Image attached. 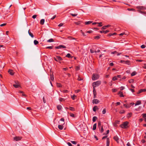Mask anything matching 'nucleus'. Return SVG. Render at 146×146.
<instances>
[{
	"label": "nucleus",
	"mask_w": 146,
	"mask_h": 146,
	"mask_svg": "<svg viewBox=\"0 0 146 146\" xmlns=\"http://www.w3.org/2000/svg\"><path fill=\"white\" fill-rule=\"evenodd\" d=\"M129 124V122L126 121L123 122V124L120 125V127L122 128L125 129L127 127L128 125Z\"/></svg>",
	"instance_id": "nucleus-1"
},
{
	"label": "nucleus",
	"mask_w": 146,
	"mask_h": 146,
	"mask_svg": "<svg viewBox=\"0 0 146 146\" xmlns=\"http://www.w3.org/2000/svg\"><path fill=\"white\" fill-rule=\"evenodd\" d=\"M101 81H98L96 82H94L93 83V88H95L97 86H98L101 84Z\"/></svg>",
	"instance_id": "nucleus-2"
},
{
	"label": "nucleus",
	"mask_w": 146,
	"mask_h": 146,
	"mask_svg": "<svg viewBox=\"0 0 146 146\" xmlns=\"http://www.w3.org/2000/svg\"><path fill=\"white\" fill-rule=\"evenodd\" d=\"M99 76L98 74H93L92 75V79L93 80H95L99 78Z\"/></svg>",
	"instance_id": "nucleus-3"
},
{
	"label": "nucleus",
	"mask_w": 146,
	"mask_h": 146,
	"mask_svg": "<svg viewBox=\"0 0 146 146\" xmlns=\"http://www.w3.org/2000/svg\"><path fill=\"white\" fill-rule=\"evenodd\" d=\"M22 137H21L16 136L13 138V140L15 141H17L21 140Z\"/></svg>",
	"instance_id": "nucleus-4"
},
{
	"label": "nucleus",
	"mask_w": 146,
	"mask_h": 146,
	"mask_svg": "<svg viewBox=\"0 0 146 146\" xmlns=\"http://www.w3.org/2000/svg\"><path fill=\"white\" fill-rule=\"evenodd\" d=\"M15 83H16L15 84H14L13 85V86L15 87V88H18V87H19L20 85L18 81H15Z\"/></svg>",
	"instance_id": "nucleus-5"
},
{
	"label": "nucleus",
	"mask_w": 146,
	"mask_h": 146,
	"mask_svg": "<svg viewBox=\"0 0 146 146\" xmlns=\"http://www.w3.org/2000/svg\"><path fill=\"white\" fill-rule=\"evenodd\" d=\"M113 139L117 143H119V138L117 135L114 136L113 137Z\"/></svg>",
	"instance_id": "nucleus-6"
},
{
	"label": "nucleus",
	"mask_w": 146,
	"mask_h": 146,
	"mask_svg": "<svg viewBox=\"0 0 146 146\" xmlns=\"http://www.w3.org/2000/svg\"><path fill=\"white\" fill-rule=\"evenodd\" d=\"M59 123L60 125H58V128L60 130H62L64 127L63 125L60 122H59Z\"/></svg>",
	"instance_id": "nucleus-7"
},
{
	"label": "nucleus",
	"mask_w": 146,
	"mask_h": 146,
	"mask_svg": "<svg viewBox=\"0 0 146 146\" xmlns=\"http://www.w3.org/2000/svg\"><path fill=\"white\" fill-rule=\"evenodd\" d=\"M61 48H66V47L64 45H60L55 47V48L56 49H60Z\"/></svg>",
	"instance_id": "nucleus-8"
},
{
	"label": "nucleus",
	"mask_w": 146,
	"mask_h": 146,
	"mask_svg": "<svg viewBox=\"0 0 146 146\" xmlns=\"http://www.w3.org/2000/svg\"><path fill=\"white\" fill-rule=\"evenodd\" d=\"M100 101L97 99H94L92 101V103L93 104H97L99 103Z\"/></svg>",
	"instance_id": "nucleus-9"
},
{
	"label": "nucleus",
	"mask_w": 146,
	"mask_h": 146,
	"mask_svg": "<svg viewBox=\"0 0 146 146\" xmlns=\"http://www.w3.org/2000/svg\"><path fill=\"white\" fill-rule=\"evenodd\" d=\"M93 92L94 94V98H96V90L95 89V88H93Z\"/></svg>",
	"instance_id": "nucleus-10"
},
{
	"label": "nucleus",
	"mask_w": 146,
	"mask_h": 146,
	"mask_svg": "<svg viewBox=\"0 0 146 146\" xmlns=\"http://www.w3.org/2000/svg\"><path fill=\"white\" fill-rule=\"evenodd\" d=\"M8 72L11 75H13L14 74L13 71L12 70H9L8 71Z\"/></svg>",
	"instance_id": "nucleus-11"
},
{
	"label": "nucleus",
	"mask_w": 146,
	"mask_h": 146,
	"mask_svg": "<svg viewBox=\"0 0 146 146\" xmlns=\"http://www.w3.org/2000/svg\"><path fill=\"white\" fill-rule=\"evenodd\" d=\"M145 92V89H141L139 90V91L137 92V94H139L141 92Z\"/></svg>",
	"instance_id": "nucleus-12"
},
{
	"label": "nucleus",
	"mask_w": 146,
	"mask_h": 146,
	"mask_svg": "<svg viewBox=\"0 0 146 146\" xmlns=\"http://www.w3.org/2000/svg\"><path fill=\"white\" fill-rule=\"evenodd\" d=\"M123 106H124L126 108H128L130 107L131 106L129 104H124Z\"/></svg>",
	"instance_id": "nucleus-13"
},
{
	"label": "nucleus",
	"mask_w": 146,
	"mask_h": 146,
	"mask_svg": "<svg viewBox=\"0 0 146 146\" xmlns=\"http://www.w3.org/2000/svg\"><path fill=\"white\" fill-rule=\"evenodd\" d=\"M109 31L108 30H106V31H100L101 33H104V34H106V33L109 32Z\"/></svg>",
	"instance_id": "nucleus-14"
},
{
	"label": "nucleus",
	"mask_w": 146,
	"mask_h": 146,
	"mask_svg": "<svg viewBox=\"0 0 146 146\" xmlns=\"http://www.w3.org/2000/svg\"><path fill=\"white\" fill-rule=\"evenodd\" d=\"M56 58L57 62H59L60 61L62 60H63L62 58L60 56H56Z\"/></svg>",
	"instance_id": "nucleus-15"
},
{
	"label": "nucleus",
	"mask_w": 146,
	"mask_h": 146,
	"mask_svg": "<svg viewBox=\"0 0 146 146\" xmlns=\"http://www.w3.org/2000/svg\"><path fill=\"white\" fill-rule=\"evenodd\" d=\"M110 144V139L109 138H107L106 141V146H109Z\"/></svg>",
	"instance_id": "nucleus-16"
},
{
	"label": "nucleus",
	"mask_w": 146,
	"mask_h": 146,
	"mask_svg": "<svg viewBox=\"0 0 146 146\" xmlns=\"http://www.w3.org/2000/svg\"><path fill=\"white\" fill-rule=\"evenodd\" d=\"M125 64H126L129 65H131L130 62L129 60H127L126 61H125L124 62Z\"/></svg>",
	"instance_id": "nucleus-17"
},
{
	"label": "nucleus",
	"mask_w": 146,
	"mask_h": 146,
	"mask_svg": "<svg viewBox=\"0 0 146 146\" xmlns=\"http://www.w3.org/2000/svg\"><path fill=\"white\" fill-rule=\"evenodd\" d=\"M57 108L59 110H61L62 108V107L61 105H58L57 106Z\"/></svg>",
	"instance_id": "nucleus-18"
},
{
	"label": "nucleus",
	"mask_w": 146,
	"mask_h": 146,
	"mask_svg": "<svg viewBox=\"0 0 146 146\" xmlns=\"http://www.w3.org/2000/svg\"><path fill=\"white\" fill-rule=\"evenodd\" d=\"M141 104V101L140 100L137 101L135 104V105L137 106L140 104Z\"/></svg>",
	"instance_id": "nucleus-19"
},
{
	"label": "nucleus",
	"mask_w": 146,
	"mask_h": 146,
	"mask_svg": "<svg viewBox=\"0 0 146 146\" xmlns=\"http://www.w3.org/2000/svg\"><path fill=\"white\" fill-rule=\"evenodd\" d=\"M118 94H120L119 96L120 97H124V96L123 94V92H121V91L119 92L118 93Z\"/></svg>",
	"instance_id": "nucleus-20"
},
{
	"label": "nucleus",
	"mask_w": 146,
	"mask_h": 146,
	"mask_svg": "<svg viewBox=\"0 0 146 146\" xmlns=\"http://www.w3.org/2000/svg\"><path fill=\"white\" fill-rule=\"evenodd\" d=\"M28 33L29 35L32 37L33 38L34 37L33 35L30 31V30H29L28 31Z\"/></svg>",
	"instance_id": "nucleus-21"
},
{
	"label": "nucleus",
	"mask_w": 146,
	"mask_h": 146,
	"mask_svg": "<svg viewBox=\"0 0 146 146\" xmlns=\"http://www.w3.org/2000/svg\"><path fill=\"white\" fill-rule=\"evenodd\" d=\"M44 22V20L43 19H42L40 21V24L41 25H43Z\"/></svg>",
	"instance_id": "nucleus-22"
},
{
	"label": "nucleus",
	"mask_w": 146,
	"mask_h": 146,
	"mask_svg": "<svg viewBox=\"0 0 146 146\" xmlns=\"http://www.w3.org/2000/svg\"><path fill=\"white\" fill-rule=\"evenodd\" d=\"M56 86L58 87H62V85L60 83H57Z\"/></svg>",
	"instance_id": "nucleus-23"
},
{
	"label": "nucleus",
	"mask_w": 146,
	"mask_h": 146,
	"mask_svg": "<svg viewBox=\"0 0 146 146\" xmlns=\"http://www.w3.org/2000/svg\"><path fill=\"white\" fill-rule=\"evenodd\" d=\"M69 110L72 111H75V108L72 107H70L69 108Z\"/></svg>",
	"instance_id": "nucleus-24"
},
{
	"label": "nucleus",
	"mask_w": 146,
	"mask_h": 146,
	"mask_svg": "<svg viewBox=\"0 0 146 146\" xmlns=\"http://www.w3.org/2000/svg\"><path fill=\"white\" fill-rule=\"evenodd\" d=\"M60 121H61L62 122V123H61L62 124V125H64V123H65V122L64 121V119L63 118H61L60 119Z\"/></svg>",
	"instance_id": "nucleus-25"
},
{
	"label": "nucleus",
	"mask_w": 146,
	"mask_h": 146,
	"mask_svg": "<svg viewBox=\"0 0 146 146\" xmlns=\"http://www.w3.org/2000/svg\"><path fill=\"white\" fill-rule=\"evenodd\" d=\"M92 23V21H88L86 22H85V24L86 25H89V24H91Z\"/></svg>",
	"instance_id": "nucleus-26"
},
{
	"label": "nucleus",
	"mask_w": 146,
	"mask_h": 146,
	"mask_svg": "<svg viewBox=\"0 0 146 146\" xmlns=\"http://www.w3.org/2000/svg\"><path fill=\"white\" fill-rule=\"evenodd\" d=\"M96 109H98L97 106H95L93 107V110L94 111H96Z\"/></svg>",
	"instance_id": "nucleus-27"
},
{
	"label": "nucleus",
	"mask_w": 146,
	"mask_h": 146,
	"mask_svg": "<svg viewBox=\"0 0 146 146\" xmlns=\"http://www.w3.org/2000/svg\"><path fill=\"white\" fill-rule=\"evenodd\" d=\"M96 124H94L93 126V129L94 130H95L96 129Z\"/></svg>",
	"instance_id": "nucleus-28"
},
{
	"label": "nucleus",
	"mask_w": 146,
	"mask_h": 146,
	"mask_svg": "<svg viewBox=\"0 0 146 146\" xmlns=\"http://www.w3.org/2000/svg\"><path fill=\"white\" fill-rule=\"evenodd\" d=\"M54 75L52 74L50 75V79L52 81H53L54 80Z\"/></svg>",
	"instance_id": "nucleus-29"
},
{
	"label": "nucleus",
	"mask_w": 146,
	"mask_h": 146,
	"mask_svg": "<svg viewBox=\"0 0 146 146\" xmlns=\"http://www.w3.org/2000/svg\"><path fill=\"white\" fill-rule=\"evenodd\" d=\"M132 114V113H129L127 115V117L128 118H129L131 116V115Z\"/></svg>",
	"instance_id": "nucleus-30"
},
{
	"label": "nucleus",
	"mask_w": 146,
	"mask_h": 146,
	"mask_svg": "<svg viewBox=\"0 0 146 146\" xmlns=\"http://www.w3.org/2000/svg\"><path fill=\"white\" fill-rule=\"evenodd\" d=\"M54 41V40L52 38H50L47 40V42H51Z\"/></svg>",
	"instance_id": "nucleus-31"
},
{
	"label": "nucleus",
	"mask_w": 146,
	"mask_h": 146,
	"mask_svg": "<svg viewBox=\"0 0 146 146\" xmlns=\"http://www.w3.org/2000/svg\"><path fill=\"white\" fill-rule=\"evenodd\" d=\"M97 117H96V116H94L93 117V119H92V121L93 122H95L96 121V120L97 119Z\"/></svg>",
	"instance_id": "nucleus-32"
},
{
	"label": "nucleus",
	"mask_w": 146,
	"mask_h": 146,
	"mask_svg": "<svg viewBox=\"0 0 146 146\" xmlns=\"http://www.w3.org/2000/svg\"><path fill=\"white\" fill-rule=\"evenodd\" d=\"M34 43L35 45H36L38 43V42L36 40H35L34 41Z\"/></svg>",
	"instance_id": "nucleus-33"
},
{
	"label": "nucleus",
	"mask_w": 146,
	"mask_h": 146,
	"mask_svg": "<svg viewBox=\"0 0 146 146\" xmlns=\"http://www.w3.org/2000/svg\"><path fill=\"white\" fill-rule=\"evenodd\" d=\"M112 79V80L115 81L117 79V76H115L113 77Z\"/></svg>",
	"instance_id": "nucleus-34"
},
{
	"label": "nucleus",
	"mask_w": 146,
	"mask_h": 146,
	"mask_svg": "<svg viewBox=\"0 0 146 146\" xmlns=\"http://www.w3.org/2000/svg\"><path fill=\"white\" fill-rule=\"evenodd\" d=\"M100 131L101 133H102L104 131V130L102 126Z\"/></svg>",
	"instance_id": "nucleus-35"
},
{
	"label": "nucleus",
	"mask_w": 146,
	"mask_h": 146,
	"mask_svg": "<svg viewBox=\"0 0 146 146\" xmlns=\"http://www.w3.org/2000/svg\"><path fill=\"white\" fill-rule=\"evenodd\" d=\"M136 72L134 71L131 74V76H133L134 75H135L136 74Z\"/></svg>",
	"instance_id": "nucleus-36"
},
{
	"label": "nucleus",
	"mask_w": 146,
	"mask_h": 146,
	"mask_svg": "<svg viewBox=\"0 0 146 146\" xmlns=\"http://www.w3.org/2000/svg\"><path fill=\"white\" fill-rule=\"evenodd\" d=\"M125 111L124 110H121L120 112H119V113H120V114H122V113H125Z\"/></svg>",
	"instance_id": "nucleus-37"
},
{
	"label": "nucleus",
	"mask_w": 146,
	"mask_h": 146,
	"mask_svg": "<svg viewBox=\"0 0 146 146\" xmlns=\"http://www.w3.org/2000/svg\"><path fill=\"white\" fill-rule=\"evenodd\" d=\"M80 69V66H77L76 68V70H78Z\"/></svg>",
	"instance_id": "nucleus-38"
},
{
	"label": "nucleus",
	"mask_w": 146,
	"mask_h": 146,
	"mask_svg": "<svg viewBox=\"0 0 146 146\" xmlns=\"http://www.w3.org/2000/svg\"><path fill=\"white\" fill-rule=\"evenodd\" d=\"M66 57H68V58H70L71 57V55L69 53H68L66 56Z\"/></svg>",
	"instance_id": "nucleus-39"
},
{
	"label": "nucleus",
	"mask_w": 146,
	"mask_h": 146,
	"mask_svg": "<svg viewBox=\"0 0 146 146\" xmlns=\"http://www.w3.org/2000/svg\"><path fill=\"white\" fill-rule=\"evenodd\" d=\"M76 97V96L74 95H73V96H71V98L73 100H74L75 99V97Z\"/></svg>",
	"instance_id": "nucleus-40"
},
{
	"label": "nucleus",
	"mask_w": 146,
	"mask_h": 146,
	"mask_svg": "<svg viewBox=\"0 0 146 146\" xmlns=\"http://www.w3.org/2000/svg\"><path fill=\"white\" fill-rule=\"evenodd\" d=\"M128 82L129 83H133L134 82V80L133 79H131L129 80Z\"/></svg>",
	"instance_id": "nucleus-41"
},
{
	"label": "nucleus",
	"mask_w": 146,
	"mask_h": 146,
	"mask_svg": "<svg viewBox=\"0 0 146 146\" xmlns=\"http://www.w3.org/2000/svg\"><path fill=\"white\" fill-rule=\"evenodd\" d=\"M106 109H104V110H103V111H102V113L103 114H104L106 113Z\"/></svg>",
	"instance_id": "nucleus-42"
},
{
	"label": "nucleus",
	"mask_w": 146,
	"mask_h": 146,
	"mask_svg": "<svg viewBox=\"0 0 146 146\" xmlns=\"http://www.w3.org/2000/svg\"><path fill=\"white\" fill-rule=\"evenodd\" d=\"M59 100L60 102H62L63 101H64L65 100L63 98H59Z\"/></svg>",
	"instance_id": "nucleus-43"
},
{
	"label": "nucleus",
	"mask_w": 146,
	"mask_h": 146,
	"mask_svg": "<svg viewBox=\"0 0 146 146\" xmlns=\"http://www.w3.org/2000/svg\"><path fill=\"white\" fill-rule=\"evenodd\" d=\"M90 52L91 53H94V52L96 53V51H95V50H92L91 49L90 50Z\"/></svg>",
	"instance_id": "nucleus-44"
},
{
	"label": "nucleus",
	"mask_w": 146,
	"mask_h": 146,
	"mask_svg": "<svg viewBox=\"0 0 146 146\" xmlns=\"http://www.w3.org/2000/svg\"><path fill=\"white\" fill-rule=\"evenodd\" d=\"M100 37L99 36H95L94 37V38L96 39H98L100 38Z\"/></svg>",
	"instance_id": "nucleus-45"
},
{
	"label": "nucleus",
	"mask_w": 146,
	"mask_h": 146,
	"mask_svg": "<svg viewBox=\"0 0 146 146\" xmlns=\"http://www.w3.org/2000/svg\"><path fill=\"white\" fill-rule=\"evenodd\" d=\"M53 47V46H49L47 47L46 48H49L50 49H52Z\"/></svg>",
	"instance_id": "nucleus-46"
},
{
	"label": "nucleus",
	"mask_w": 146,
	"mask_h": 146,
	"mask_svg": "<svg viewBox=\"0 0 146 146\" xmlns=\"http://www.w3.org/2000/svg\"><path fill=\"white\" fill-rule=\"evenodd\" d=\"M71 15L73 16V17H75V16H76L78 14H72V13H71L70 14Z\"/></svg>",
	"instance_id": "nucleus-47"
},
{
	"label": "nucleus",
	"mask_w": 146,
	"mask_h": 146,
	"mask_svg": "<svg viewBox=\"0 0 146 146\" xmlns=\"http://www.w3.org/2000/svg\"><path fill=\"white\" fill-rule=\"evenodd\" d=\"M74 23L76 25H78L80 24V21L78 22H74Z\"/></svg>",
	"instance_id": "nucleus-48"
},
{
	"label": "nucleus",
	"mask_w": 146,
	"mask_h": 146,
	"mask_svg": "<svg viewBox=\"0 0 146 146\" xmlns=\"http://www.w3.org/2000/svg\"><path fill=\"white\" fill-rule=\"evenodd\" d=\"M70 116L72 117H75V115H74L73 114V113H70Z\"/></svg>",
	"instance_id": "nucleus-49"
},
{
	"label": "nucleus",
	"mask_w": 146,
	"mask_h": 146,
	"mask_svg": "<svg viewBox=\"0 0 146 146\" xmlns=\"http://www.w3.org/2000/svg\"><path fill=\"white\" fill-rule=\"evenodd\" d=\"M98 24L99 25H98V26L99 27H101L102 26V22H100V23H98Z\"/></svg>",
	"instance_id": "nucleus-50"
},
{
	"label": "nucleus",
	"mask_w": 146,
	"mask_h": 146,
	"mask_svg": "<svg viewBox=\"0 0 146 146\" xmlns=\"http://www.w3.org/2000/svg\"><path fill=\"white\" fill-rule=\"evenodd\" d=\"M126 78V76H125L123 77L122 79H121L120 80V81H122V80H124Z\"/></svg>",
	"instance_id": "nucleus-51"
},
{
	"label": "nucleus",
	"mask_w": 146,
	"mask_h": 146,
	"mask_svg": "<svg viewBox=\"0 0 146 146\" xmlns=\"http://www.w3.org/2000/svg\"><path fill=\"white\" fill-rule=\"evenodd\" d=\"M112 90L113 92H115L117 91V90L115 89H112Z\"/></svg>",
	"instance_id": "nucleus-52"
},
{
	"label": "nucleus",
	"mask_w": 146,
	"mask_h": 146,
	"mask_svg": "<svg viewBox=\"0 0 146 146\" xmlns=\"http://www.w3.org/2000/svg\"><path fill=\"white\" fill-rule=\"evenodd\" d=\"M77 80H78V81H81V80H82V79L79 76H78V78L77 79Z\"/></svg>",
	"instance_id": "nucleus-53"
},
{
	"label": "nucleus",
	"mask_w": 146,
	"mask_h": 146,
	"mask_svg": "<svg viewBox=\"0 0 146 146\" xmlns=\"http://www.w3.org/2000/svg\"><path fill=\"white\" fill-rule=\"evenodd\" d=\"M101 125V123L100 121H99L98 123V126L99 127H100Z\"/></svg>",
	"instance_id": "nucleus-54"
},
{
	"label": "nucleus",
	"mask_w": 146,
	"mask_h": 146,
	"mask_svg": "<svg viewBox=\"0 0 146 146\" xmlns=\"http://www.w3.org/2000/svg\"><path fill=\"white\" fill-rule=\"evenodd\" d=\"M143 118L146 117V113H143L142 114Z\"/></svg>",
	"instance_id": "nucleus-55"
},
{
	"label": "nucleus",
	"mask_w": 146,
	"mask_h": 146,
	"mask_svg": "<svg viewBox=\"0 0 146 146\" xmlns=\"http://www.w3.org/2000/svg\"><path fill=\"white\" fill-rule=\"evenodd\" d=\"M69 38L70 39H74L76 40V39L71 36H70L69 37Z\"/></svg>",
	"instance_id": "nucleus-56"
},
{
	"label": "nucleus",
	"mask_w": 146,
	"mask_h": 146,
	"mask_svg": "<svg viewBox=\"0 0 146 146\" xmlns=\"http://www.w3.org/2000/svg\"><path fill=\"white\" fill-rule=\"evenodd\" d=\"M71 142L73 144H76L77 143V142L76 141H71Z\"/></svg>",
	"instance_id": "nucleus-57"
},
{
	"label": "nucleus",
	"mask_w": 146,
	"mask_h": 146,
	"mask_svg": "<svg viewBox=\"0 0 146 146\" xmlns=\"http://www.w3.org/2000/svg\"><path fill=\"white\" fill-rule=\"evenodd\" d=\"M6 24H7V23H3V24H1L0 25V26H1V27H3V26H5V25H6Z\"/></svg>",
	"instance_id": "nucleus-58"
},
{
	"label": "nucleus",
	"mask_w": 146,
	"mask_h": 146,
	"mask_svg": "<svg viewBox=\"0 0 146 146\" xmlns=\"http://www.w3.org/2000/svg\"><path fill=\"white\" fill-rule=\"evenodd\" d=\"M56 15H54L53 17H52V18H51V20H53L56 17Z\"/></svg>",
	"instance_id": "nucleus-59"
},
{
	"label": "nucleus",
	"mask_w": 146,
	"mask_h": 146,
	"mask_svg": "<svg viewBox=\"0 0 146 146\" xmlns=\"http://www.w3.org/2000/svg\"><path fill=\"white\" fill-rule=\"evenodd\" d=\"M117 53V52L116 51H114V52H111V54H114Z\"/></svg>",
	"instance_id": "nucleus-60"
},
{
	"label": "nucleus",
	"mask_w": 146,
	"mask_h": 146,
	"mask_svg": "<svg viewBox=\"0 0 146 146\" xmlns=\"http://www.w3.org/2000/svg\"><path fill=\"white\" fill-rule=\"evenodd\" d=\"M120 90H123L124 89V87L123 86H121L120 88Z\"/></svg>",
	"instance_id": "nucleus-61"
},
{
	"label": "nucleus",
	"mask_w": 146,
	"mask_h": 146,
	"mask_svg": "<svg viewBox=\"0 0 146 146\" xmlns=\"http://www.w3.org/2000/svg\"><path fill=\"white\" fill-rule=\"evenodd\" d=\"M37 17V15H33V16H32V18L34 19H35V18H36Z\"/></svg>",
	"instance_id": "nucleus-62"
},
{
	"label": "nucleus",
	"mask_w": 146,
	"mask_h": 146,
	"mask_svg": "<svg viewBox=\"0 0 146 146\" xmlns=\"http://www.w3.org/2000/svg\"><path fill=\"white\" fill-rule=\"evenodd\" d=\"M145 45L143 44V45H142L141 46V48H145Z\"/></svg>",
	"instance_id": "nucleus-63"
},
{
	"label": "nucleus",
	"mask_w": 146,
	"mask_h": 146,
	"mask_svg": "<svg viewBox=\"0 0 146 146\" xmlns=\"http://www.w3.org/2000/svg\"><path fill=\"white\" fill-rule=\"evenodd\" d=\"M67 144L69 146H72V144L70 143L69 142H68L67 143Z\"/></svg>",
	"instance_id": "nucleus-64"
}]
</instances>
